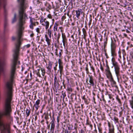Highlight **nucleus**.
I'll list each match as a JSON object with an SVG mask.
<instances>
[{"instance_id": "f257e3e1", "label": "nucleus", "mask_w": 133, "mask_h": 133, "mask_svg": "<svg viewBox=\"0 0 133 133\" xmlns=\"http://www.w3.org/2000/svg\"><path fill=\"white\" fill-rule=\"evenodd\" d=\"M113 66L114 67V70L116 76L118 78L120 76V66L118 63L115 61L114 58H112L111 59Z\"/></svg>"}, {"instance_id": "f03ea898", "label": "nucleus", "mask_w": 133, "mask_h": 133, "mask_svg": "<svg viewBox=\"0 0 133 133\" xmlns=\"http://www.w3.org/2000/svg\"><path fill=\"white\" fill-rule=\"evenodd\" d=\"M40 22L41 24L45 27V29L46 30L48 28L49 25V22L46 20V18L43 16H41V17L39 18Z\"/></svg>"}, {"instance_id": "7ed1b4c3", "label": "nucleus", "mask_w": 133, "mask_h": 133, "mask_svg": "<svg viewBox=\"0 0 133 133\" xmlns=\"http://www.w3.org/2000/svg\"><path fill=\"white\" fill-rule=\"evenodd\" d=\"M89 77L87 78L86 79V81L87 84L91 86H94V83L93 77L92 75H88Z\"/></svg>"}, {"instance_id": "20e7f679", "label": "nucleus", "mask_w": 133, "mask_h": 133, "mask_svg": "<svg viewBox=\"0 0 133 133\" xmlns=\"http://www.w3.org/2000/svg\"><path fill=\"white\" fill-rule=\"evenodd\" d=\"M6 5V0H0V9L3 7L4 9V12L5 15L6 13V9L5 6Z\"/></svg>"}, {"instance_id": "39448f33", "label": "nucleus", "mask_w": 133, "mask_h": 133, "mask_svg": "<svg viewBox=\"0 0 133 133\" xmlns=\"http://www.w3.org/2000/svg\"><path fill=\"white\" fill-rule=\"evenodd\" d=\"M59 78L58 77H57L55 75L54 78V84L55 87H59Z\"/></svg>"}, {"instance_id": "423d86ee", "label": "nucleus", "mask_w": 133, "mask_h": 133, "mask_svg": "<svg viewBox=\"0 0 133 133\" xmlns=\"http://www.w3.org/2000/svg\"><path fill=\"white\" fill-rule=\"evenodd\" d=\"M62 42L63 45L64 47L65 46V44H66L67 43V39L66 38L65 35L64 34H62Z\"/></svg>"}, {"instance_id": "0eeeda50", "label": "nucleus", "mask_w": 133, "mask_h": 133, "mask_svg": "<svg viewBox=\"0 0 133 133\" xmlns=\"http://www.w3.org/2000/svg\"><path fill=\"white\" fill-rule=\"evenodd\" d=\"M58 22H55L54 24L53 28V31L54 32H55L54 35L55 36L56 34V31L57 30L58 26Z\"/></svg>"}, {"instance_id": "6e6552de", "label": "nucleus", "mask_w": 133, "mask_h": 133, "mask_svg": "<svg viewBox=\"0 0 133 133\" xmlns=\"http://www.w3.org/2000/svg\"><path fill=\"white\" fill-rule=\"evenodd\" d=\"M75 12L76 17L78 19L79 18L80 15L82 12V10L81 9H78L76 10Z\"/></svg>"}, {"instance_id": "1a4fd4ad", "label": "nucleus", "mask_w": 133, "mask_h": 133, "mask_svg": "<svg viewBox=\"0 0 133 133\" xmlns=\"http://www.w3.org/2000/svg\"><path fill=\"white\" fill-rule=\"evenodd\" d=\"M40 100L38 99L35 102V103L33 107L36 109V110H37L39 107V105L40 104Z\"/></svg>"}, {"instance_id": "9d476101", "label": "nucleus", "mask_w": 133, "mask_h": 133, "mask_svg": "<svg viewBox=\"0 0 133 133\" xmlns=\"http://www.w3.org/2000/svg\"><path fill=\"white\" fill-rule=\"evenodd\" d=\"M111 40V49H116V45L115 44L116 41L115 39L114 41H113L112 39Z\"/></svg>"}, {"instance_id": "9b49d317", "label": "nucleus", "mask_w": 133, "mask_h": 133, "mask_svg": "<svg viewBox=\"0 0 133 133\" xmlns=\"http://www.w3.org/2000/svg\"><path fill=\"white\" fill-rule=\"evenodd\" d=\"M50 124H51L50 130L53 132L55 128V120L54 119L51 122Z\"/></svg>"}, {"instance_id": "f8f14e48", "label": "nucleus", "mask_w": 133, "mask_h": 133, "mask_svg": "<svg viewBox=\"0 0 133 133\" xmlns=\"http://www.w3.org/2000/svg\"><path fill=\"white\" fill-rule=\"evenodd\" d=\"M106 75L107 77L108 78L109 80H112V77L110 71L109 72H106Z\"/></svg>"}, {"instance_id": "ddd939ff", "label": "nucleus", "mask_w": 133, "mask_h": 133, "mask_svg": "<svg viewBox=\"0 0 133 133\" xmlns=\"http://www.w3.org/2000/svg\"><path fill=\"white\" fill-rule=\"evenodd\" d=\"M45 41L47 42L48 45H50L51 41V39L49 38L46 34H45Z\"/></svg>"}, {"instance_id": "4468645a", "label": "nucleus", "mask_w": 133, "mask_h": 133, "mask_svg": "<svg viewBox=\"0 0 133 133\" xmlns=\"http://www.w3.org/2000/svg\"><path fill=\"white\" fill-rule=\"evenodd\" d=\"M52 64L51 62H49L48 65V66H47L46 68L48 69V70L50 71H51L52 67Z\"/></svg>"}, {"instance_id": "2eb2a0df", "label": "nucleus", "mask_w": 133, "mask_h": 133, "mask_svg": "<svg viewBox=\"0 0 133 133\" xmlns=\"http://www.w3.org/2000/svg\"><path fill=\"white\" fill-rule=\"evenodd\" d=\"M115 49H111V56H115L116 55Z\"/></svg>"}, {"instance_id": "dca6fc26", "label": "nucleus", "mask_w": 133, "mask_h": 133, "mask_svg": "<svg viewBox=\"0 0 133 133\" xmlns=\"http://www.w3.org/2000/svg\"><path fill=\"white\" fill-rule=\"evenodd\" d=\"M45 6L47 7V9L48 10H50L51 9V6L49 3L46 2L45 3Z\"/></svg>"}, {"instance_id": "f3484780", "label": "nucleus", "mask_w": 133, "mask_h": 133, "mask_svg": "<svg viewBox=\"0 0 133 133\" xmlns=\"http://www.w3.org/2000/svg\"><path fill=\"white\" fill-rule=\"evenodd\" d=\"M59 70H58V72L59 71L61 75V73L63 71V65H59Z\"/></svg>"}, {"instance_id": "a211bd4d", "label": "nucleus", "mask_w": 133, "mask_h": 133, "mask_svg": "<svg viewBox=\"0 0 133 133\" xmlns=\"http://www.w3.org/2000/svg\"><path fill=\"white\" fill-rule=\"evenodd\" d=\"M34 19L33 18H30V22L31 23L30 24V25L29 26L30 28L33 29H34L33 25L32 24V20H34Z\"/></svg>"}, {"instance_id": "6ab92c4d", "label": "nucleus", "mask_w": 133, "mask_h": 133, "mask_svg": "<svg viewBox=\"0 0 133 133\" xmlns=\"http://www.w3.org/2000/svg\"><path fill=\"white\" fill-rule=\"evenodd\" d=\"M82 99L84 100L85 103L86 104H89V102L87 99L85 98V96H83Z\"/></svg>"}, {"instance_id": "aec40b11", "label": "nucleus", "mask_w": 133, "mask_h": 133, "mask_svg": "<svg viewBox=\"0 0 133 133\" xmlns=\"http://www.w3.org/2000/svg\"><path fill=\"white\" fill-rule=\"evenodd\" d=\"M16 21V14H14V17L12 19V22L14 23Z\"/></svg>"}, {"instance_id": "412c9836", "label": "nucleus", "mask_w": 133, "mask_h": 133, "mask_svg": "<svg viewBox=\"0 0 133 133\" xmlns=\"http://www.w3.org/2000/svg\"><path fill=\"white\" fill-rule=\"evenodd\" d=\"M82 31L83 34L84 38H85L87 35V32L85 29L84 28H83Z\"/></svg>"}, {"instance_id": "4be33fe9", "label": "nucleus", "mask_w": 133, "mask_h": 133, "mask_svg": "<svg viewBox=\"0 0 133 133\" xmlns=\"http://www.w3.org/2000/svg\"><path fill=\"white\" fill-rule=\"evenodd\" d=\"M41 71L42 72V74L43 76L45 75V70L44 68H41Z\"/></svg>"}, {"instance_id": "5701e85b", "label": "nucleus", "mask_w": 133, "mask_h": 133, "mask_svg": "<svg viewBox=\"0 0 133 133\" xmlns=\"http://www.w3.org/2000/svg\"><path fill=\"white\" fill-rule=\"evenodd\" d=\"M30 113V111L28 109H26V115L27 117H28L29 116Z\"/></svg>"}, {"instance_id": "b1692460", "label": "nucleus", "mask_w": 133, "mask_h": 133, "mask_svg": "<svg viewBox=\"0 0 133 133\" xmlns=\"http://www.w3.org/2000/svg\"><path fill=\"white\" fill-rule=\"evenodd\" d=\"M48 34L49 35L50 38H51V30L48 29Z\"/></svg>"}, {"instance_id": "393cba45", "label": "nucleus", "mask_w": 133, "mask_h": 133, "mask_svg": "<svg viewBox=\"0 0 133 133\" xmlns=\"http://www.w3.org/2000/svg\"><path fill=\"white\" fill-rule=\"evenodd\" d=\"M116 98L117 100V101H118V102L119 103V104H120L121 105H122V103L121 102V101H120V99L119 98L118 96H117Z\"/></svg>"}, {"instance_id": "a878e982", "label": "nucleus", "mask_w": 133, "mask_h": 133, "mask_svg": "<svg viewBox=\"0 0 133 133\" xmlns=\"http://www.w3.org/2000/svg\"><path fill=\"white\" fill-rule=\"evenodd\" d=\"M58 62L59 64V65H63V62H62V60L60 59H58Z\"/></svg>"}, {"instance_id": "bb28decb", "label": "nucleus", "mask_w": 133, "mask_h": 133, "mask_svg": "<svg viewBox=\"0 0 133 133\" xmlns=\"http://www.w3.org/2000/svg\"><path fill=\"white\" fill-rule=\"evenodd\" d=\"M8 23H7V21L6 19H5L4 21V29H5Z\"/></svg>"}, {"instance_id": "cd10ccee", "label": "nucleus", "mask_w": 133, "mask_h": 133, "mask_svg": "<svg viewBox=\"0 0 133 133\" xmlns=\"http://www.w3.org/2000/svg\"><path fill=\"white\" fill-rule=\"evenodd\" d=\"M109 133H114V128L113 127L112 128H110L109 129Z\"/></svg>"}, {"instance_id": "c85d7f7f", "label": "nucleus", "mask_w": 133, "mask_h": 133, "mask_svg": "<svg viewBox=\"0 0 133 133\" xmlns=\"http://www.w3.org/2000/svg\"><path fill=\"white\" fill-rule=\"evenodd\" d=\"M67 90L70 92H72V89L70 85H68L67 88Z\"/></svg>"}, {"instance_id": "c756f323", "label": "nucleus", "mask_w": 133, "mask_h": 133, "mask_svg": "<svg viewBox=\"0 0 133 133\" xmlns=\"http://www.w3.org/2000/svg\"><path fill=\"white\" fill-rule=\"evenodd\" d=\"M61 133H70V131H69L67 129H64V131L63 130V132Z\"/></svg>"}, {"instance_id": "7c9ffc66", "label": "nucleus", "mask_w": 133, "mask_h": 133, "mask_svg": "<svg viewBox=\"0 0 133 133\" xmlns=\"http://www.w3.org/2000/svg\"><path fill=\"white\" fill-rule=\"evenodd\" d=\"M90 64V68L92 70V71L93 72L95 73V70L93 66L92 65H91V64Z\"/></svg>"}, {"instance_id": "2f4dec72", "label": "nucleus", "mask_w": 133, "mask_h": 133, "mask_svg": "<svg viewBox=\"0 0 133 133\" xmlns=\"http://www.w3.org/2000/svg\"><path fill=\"white\" fill-rule=\"evenodd\" d=\"M130 105L131 106V108L133 109V100H130Z\"/></svg>"}, {"instance_id": "473e14b6", "label": "nucleus", "mask_w": 133, "mask_h": 133, "mask_svg": "<svg viewBox=\"0 0 133 133\" xmlns=\"http://www.w3.org/2000/svg\"><path fill=\"white\" fill-rule=\"evenodd\" d=\"M73 126L72 125L71 126L69 125V126L68 127V130H71L72 129Z\"/></svg>"}, {"instance_id": "72a5a7b5", "label": "nucleus", "mask_w": 133, "mask_h": 133, "mask_svg": "<svg viewBox=\"0 0 133 133\" xmlns=\"http://www.w3.org/2000/svg\"><path fill=\"white\" fill-rule=\"evenodd\" d=\"M60 36V34H58V36L56 38L58 42H59V39Z\"/></svg>"}, {"instance_id": "f704fd0d", "label": "nucleus", "mask_w": 133, "mask_h": 133, "mask_svg": "<svg viewBox=\"0 0 133 133\" xmlns=\"http://www.w3.org/2000/svg\"><path fill=\"white\" fill-rule=\"evenodd\" d=\"M105 71H106V72L110 71V70L109 68L108 65L107 66V68L105 69Z\"/></svg>"}, {"instance_id": "c9c22d12", "label": "nucleus", "mask_w": 133, "mask_h": 133, "mask_svg": "<svg viewBox=\"0 0 133 133\" xmlns=\"http://www.w3.org/2000/svg\"><path fill=\"white\" fill-rule=\"evenodd\" d=\"M66 13H65L64 15L62 16V21H64L66 18V17L65 16Z\"/></svg>"}, {"instance_id": "e433bc0d", "label": "nucleus", "mask_w": 133, "mask_h": 133, "mask_svg": "<svg viewBox=\"0 0 133 133\" xmlns=\"http://www.w3.org/2000/svg\"><path fill=\"white\" fill-rule=\"evenodd\" d=\"M40 70V69H38V71L37 72V75L39 77H41V75L40 74V72H39V70Z\"/></svg>"}, {"instance_id": "4c0bfd02", "label": "nucleus", "mask_w": 133, "mask_h": 133, "mask_svg": "<svg viewBox=\"0 0 133 133\" xmlns=\"http://www.w3.org/2000/svg\"><path fill=\"white\" fill-rule=\"evenodd\" d=\"M114 120L116 122V123L118 122V119L117 117H114Z\"/></svg>"}, {"instance_id": "58836bf2", "label": "nucleus", "mask_w": 133, "mask_h": 133, "mask_svg": "<svg viewBox=\"0 0 133 133\" xmlns=\"http://www.w3.org/2000/svg\"><path fill=\"white\" fill-rule=\"evenodd\" d=\"M59 29H60L62 33V34L63 33V32L64 30L63 29V28L62 27H59Z\"/></svg>"}, {"instance_id": "ea45409f", "label": "nucleus", "mask_w": 133, "mask_h": 133, "mask_svg": "<svg viewBox=\"0 0 133 133\" xmlns=\"http://www.w3.org/2000/svg\"><path fill=\"white\" fill-rule=\"evenodd\" d=\"M45 118L46 120H47L48 119H49L48 114H46L45 115Z\"/></svg>"}, {"instance_id": "a19ab883", "label": "nucleus", "mask_w": 133, "mask_h": 133, "mask_svg": "<svg viewBox=\"0 0 133 133\" xmlns=\"http://www.w3.org/2000/svg\"><path fill=\"white\" fill-rule=\"evenodd\" d=\"M122 52L123 54V56L125 55V50L124 49H123L122 50Z\"/></svg>"}, {"instance_id": "79ce46f5", "label": "nucleus", "mask_w": 133, "mask_h": 133, "mask_svg": "<svg viewBox=\"0 0 133 133\" xmlns=\"http://www.w3.org/2000/svg\"><path fill=\"white\" fill-rule=\"evenodd\" d=\"M86 67L85 68V70L87 71V74H88L89 73V71H88V65L87 64L86 65Z\"/></svg>"}, {"instance_id": "37998d69", "label": "nucleus", "mask_w": 133, "mask_h": 133, "mask_svg": "<svg viewBox=\"0 0 133 133\" xmlns=\"http://www.w3.org/2000/svg\"><path fill=\"white\" fill-rule=\"evenodd\" d=\"M110 81L114 85L116 84V82L114 80L113 78H112V80H111V79L110 80Z\"/></svg>"}, {"instance_id": "c03bdc74", "label": "nucleus", "mask_w": 133, "mask_h": 133, "mask_svg": "<svg viewBox=\"0 0 133 133\" xmlns=\"http://www.w3.org/2000/svg\"><path fill=\"white\" fill-rule=\"evenodd\" d=\"M36 29V32H37L38 33H40V29L39 28H37Z\"/></svg>"}, {"instance_id": "a18cd8bd", "label": "nucleus", "mask_w": 133, "mask_h": 133, "mask_svg": "<svg viewBox=\"0 0 133 133\" xmlns=\"http://www.w3.org/2000/svg\"><path fill=\"white\" fill-rule=\"evenodd\" d=\"M62 95L63 96V99H64V98L66 96V94L65 92H64V93H62Z\"/></svg>"}, {"instance_id": "49530a36", "label": "nucleus", "mask_w": 133, "mask_h": 133, "mask_svg": "<svg viewBox=\"0 0 133 133\" xmlns=\"http://www.w3.org/2000/svg\"><path fill=\"white\" fill-rule=\"evenodd\" d=\"M47 17L50 19H51L52 18V16L50 14H49L47 16Z\"/></svg>"}, {"instance_id": "de8ad7c7", "label": "nucleus", "mask_w": 133, "mask_h": 133, "mask_svg": "<svg viewBox=\"0 0 133 133\" xmlns=\"http://www.w3.org/2000/svg\"><path fill=\"white\" fill-rule=\"evenodd\" d=\"M98 129L99 133H102V129L99 128H98Z\"/></svg>"}, {"instance_id": "09e8293b", "label": "nucleus", "mask_w": 133, "mask_h": 133, "mask_svg": "<svg viewBox=\"0 0 133 133\" xmlns=\"http://www.w3.org/2000/svg\"><path fill=\"white\" fill-rule=\"evenodd\" d=\"M74 129H75V131H74L72 132V133H77V128L76 127L74 128Z\"/></svg>"}, {"instance_id": "8fccbe9b", "label": "nucleus", "mask_w": 133, "mask_h": 133, "mask_svg": "<svg viewBox=\"0 0 133 133\" xmlns=\"http://www.w3.org/2000/svg\"><path fill=\"white\" fill-rule=\"evenodd\" d=\"M118 53L119 56V57L120 58H121V51L120 50H119V51Z\"/></svg>"}, {"instance_id": "3c124183", "label": "nucleus", "mask_w": 133, "mask_h": 133, "mask_svg": "<svg viewBox=\"0 0 133 133\" xmlns=\"http://www.w3.org/2000/svg\"><path fill=\"white\" fill-rule=\"evenodd\" d=\"M31 32H32V34H31L30 35V36L31 37H33L34 35V34L33 33V32L32 31Z\"/></svg>"}, {"instance_id": "603ef678", "label": "nucleus", "mask_w": 133, "mask_h": 133, "mask_svg": "<svg viewBox=\"0 0 133 133\" xmlns=\"http://www.w3.org/2000/svg\"><path fill=\"white\" fill-rule=\"evenodd\" d=\"M57 66H55L54 68V70L55 72H56L57 70Z\"/></svg>"}, {"instance_id": "864d4df0", "label": "nucleus", "mask_w": 133, "mask_h": 133, "mask_svg": "<svg viewBox=\"0 0 133 133\" xmlns=\"http://www.w3.org/2000/svg\"><path fill=\"white\" fill-rule=\"evenodd\" d=\"M30 44H28L26 45L25 46L27 47V48H29L30 46Z\"/></svg>"}, {"instance_id": "5fc2aeb1", "label": "nucleus", "mask_w": 133, "mask_h": 133, "mask_svg": "<svg viewBox=\"0 0 133 133\" xmlns=\"http://www.w3.org/2000/svg\"><path fill=\"white\" fill-rule=\"evenodd\" d=\"M33 20H32V24L33 26H35L36 25V23L35 22H33Z\"/></svg>"}, {"instance_id": "6e6d98bb", "label": "nucleus", "mask_w": 133, "mask_h": 133, "mask_svg": "<svg viewBox=\"0 0 133 133\" xmlns=\"http://www.w3.org/2000/svg\"><path fill=\"white\" fill-rule=\"evenodd\" d=\"M100 69H101V70H102V71H103V68L102 67V66L101 65H100Z\"/></svg>"}, {"instance_id": "4d7b16f0", "label": "nucleus", "mask_w": 133, "mask_h": 133, "mask_svg": "<svg viewBox=\"0 0 133 133\" xmlns=\"http://www.w3.org/2000/svg\"><path fill=\"white\" fill-rule=\"evenodd\" d=\"M30 78L29 79L30 80H31L32 79V73L31 72L30 74Z\"/></svg>"}, {"instance_id": "13d9d810", "label": "nucleus", "mask_w": 133, "mask_h": 133, "mask_svg": "<svg viewBox=\"0 0 133 133\" xmlns=\"http://www.w3.org/2000/svg\"><path fill=\"white\" fill-rule=\"evenodd\" d=\"M56 52H55V54L57 56H58V53H57V49L56 50Z\"/></svg>"}, {"instance_id": "bf43d9fd", "label": "nucleus", "mask_w": 133, "mask_h": 133, "mask_svg": "<svg viewBox=\"0 0 133 133\" xmlns=\"http://www.w3.org/2000/svg\"><path fill=\"white\" fill-rule=\"evenodd\" d=\"M59 116H58L57 118V122L58 123L59 122Z\"/></svg>"}, {"instance_id": "052dcab7", "label": "nucleus", "mask_w": 133, "mask_h": 133, "mask_svg": "<svg viewBox=\"0 0 133 133\" xmlns=\"http://www.w3.org/2000/svg\"><path fill=\"white\" fill-rule=\"evenodd\" d=\"M15 38L14 37V36H13L12 37V40H15Z\"/></svg>"}, {"instance_id": "680f3d73", "label": "nucleus", "mask_w": 133, "mask_h": 133, "mask_svg": "<svg viewBox=\"0 0 133 133\" xmlns=\"http://www.w3.org/2000/svg\"><path fill=\"white\" fill-rule=\"evenodd\" d=\"M55 66H57L58 65V63L57 62H56L55 63Z\"/></svg>"}, {"instance_id": "e2e57ef3", "label": "nucleus", "mask_w": 133, "mask_h": 133, "mask_svg": "<svg viewBox=\"0 0 133 133\" xmlns=\"http://www.w3.org/2000/svg\"><path fill=\"white\" fill-rule=\"evenodd\" d=\"M89 125L90 126V128H91V129H92V124H90Z\"/></svg>"}, {"instance_id": "0e129e2a", "label": "nucleus", "mask_w": 133, "mask_h": 133, "mask_svg": "<svg viewBox=\"0 0 133 133\" xmlns=\"http://www.w3.org/2000/svg\"><path fill=\"white\" fill-rule=\"evenodd\" d=\"M84 132V131L82 129L81 130V133H83Z\"/></svg>"}, {"instance_id": "69168bd1", "label": "nucleus", "mask_w": 133, "mask_h": 133, "mask_svg": "<svg viewBox=\"0 0 133 133\" xmlns=\"http://www.w3.org/2000/svg\"><path fill=\"white\" fill-rule=\"evenodd\" d=\"M61 55V52H60L59 53V57H60Z\"/></svg>"}, {"instance_id": "338daca9", "label": "nucleus", "mask_w": 133, "mask_h": 133, "mask_svg": "<svg viewBox=\"0 0 133 133\" xmlns=\"http://www.w3.org/2000/svg\"><path fill=\"white\" fill-rule=\"evenodd\" d=\"M90 124L88 122H87L86 124V125H89Z\"/></svg>"}, {"instance_id": "774afa93", "label": "nucleus", "mask_w": 133, "mask_h": 133, "mask_svg": "<svg viewBox=\"0 0 133 133\" xmlns=\"http://www.w3.org/2000/svg\"><path fill=\"white\" fill-rule=\"evenodd\" d=\"M36 23V25H38V22H35Z\"/></svg>"}]
</instances>
